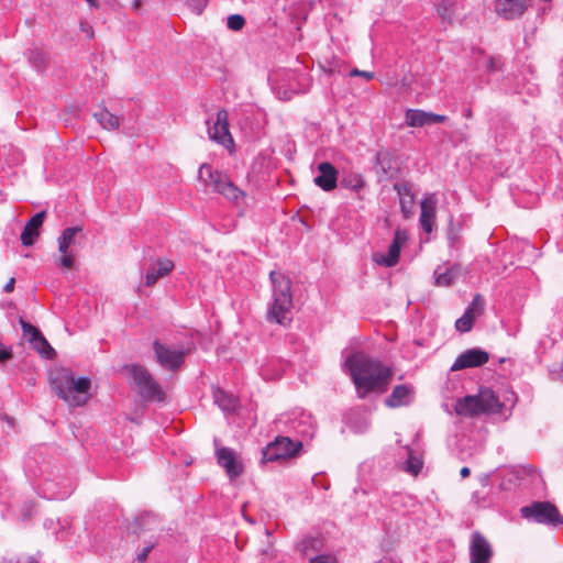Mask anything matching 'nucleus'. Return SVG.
Segmentation results:
<instances>
[{"label": "nucleus", "instance_id": "1", "mask_svg": "<svg viewBox=\"0 0 563 563\" xmlns=\"http://www.w3.org/2000/svg\"><path fill=\"white\" fill-rule=\"evenodd\" d=\"M344 371L350 375L358 398L369 394H384L393 379V369L364 352H354L346 357Z\"/></svg>", "mask_w": 563, "mask_h": 563}, {"label": "nucleus", "instance_id": "2", "mask_svg": "<svg viewBox=\"0 0 563 563\" xmlns=\"http://www.w3.org/2000/svg\"><path fill=\"white\" fill-rule=\"evenodd\" d=\"M56 395L70 406H84L89 399L91 382L88 377L75 378L69 369L60 368L49 374Z\"/></svg>", "mask_w": 563, "mask_h": 563}, {"label": "nucleus", "instance_id": "3", "mask_svg": "<svg viewBox=\"0 0 563 563\" xmlns=\"http://www.w3.org/2000/svg\"><path fill=\"white\" fill-rule=\"evenodd\" d=\"M269 279L273 285V303L268 309L267 317L269 321L284 324L292 308V283L289 277L275 271L271 272Z\"/></svg>", "mask_w": 563, "mask_h": 563}, {"label": "nucleus", "instance_id": "4", "mask_svg": "<svg viewBox=\"0 0 563 563\" xmlns=\"http://www.w3.org/2000/svg\"><path fill=\"white\" fill-rule=\"evenodd\" d=\"M501 409L503 404L490 388H481L477 395L465 396L455 404V412L465 417L496 413Z\"/></svg>", "mask_w": 563, "mask_h": 563}, {"label": "nucleus", "instance_id": "5", "mask_svg": "<svg viewBox=\"0 0 563 563\" xmlns=\"http://www.w3.org/2000/svg\"><path fill=\"white\" fill-rule=\"evenodd\" d=\"M131 376V384L143 400L163 401L165 394L150 371L140 364L125 366Z\"/></svg>", "mask_w": 563, "mask_h": 563}, {"label": "nucleus", "instance_id": "6", "mask_svg": "<svg viewBox=\"0 0 563 563\" xmlns=\"http://www.w3.org/2000/svg\"><path fill=\"white\" fill-rule=\"evenodd\" d=\"M198 179L207 189L230 200H238L242 195V191L230 180L227 174L213 169L207 163L199 167Z\"/></svg>", "mask_w": 563, "mask_h": 563}, {"label": "nucleus", "instance_id": "7", "mask_svg": "<svg viewBox=\"0 0 563 563\" xmlns=\"http://www.w3.org/2000/svg\"><path fill=\"white\" fill-rule=\"evenodd\" d=\"M522 518L547 526L558 527L563 525V517L558 508L549 501H533L520 509Z\"/></svg>", "mask_w": 563, "mask_h": 563}, {"label": "nucleus", "instance_id": "8", "mask_svg": "<svg viewBox=\"0 0 563 563\" xmlns=\"http://www.w3.org/2000/svg\"><path fill=\"white\" fill-rule=\"evenodd\" d=\"M153 350L156 362L168 371H177L185 363V358L189 353V349L183 346L174 349L159 340L153 342Z\"/></svg>", "mask_w": 563, "mask_h": 563}, {"label": "nucleus", "instance_id": "9", "mask_svg": "<svg viewBox=\"0 0 563 563\" xmlns=\"http://www.w3.org/2000/svg\"><path fill=\"white\" fill-rule=\"evenodd\" d=\"M302 449L300 441H292L288 437H277L273 443H269L264 450L266 461H277L296 456Z\"/></svg>", "mask_w": 563, "mask_h": 563}, {"label": "nucleus", "instance_id": "10", "mask_svg": "<svg viewBox=\"0 0 563 563\" xmlns=\"http://www.w3.org/2000/svg\"><path fill=\"white\" fill-rule=\"evenodd\" d=\"M470 563H490L494 550L481 532L474 531L470 539Z\"/></svg>", "mask_w": 563, "mask_h": 563}, {"label": "nucleus", "instance_id": "11", "mask_svg": "<svg viewBox=\"0 0 563 563\" xmlns=\"http://www.w3.org/2000/svg\"><path fill=\"white\" fill-rule=\"evenodd\" d=\"M408 240L407 232L400 229L395 231L394 240L388 246L387 254L375 253L373 255L374 262L385 267H393L399 262L400 250L404 243Z\"/></svg>", "mask_w": 563, "mask_h": 563}, {"label": "nucleus", "instance_id": "12", "mask_svg": "<svg viewBox=\"0 0 563 563\" xmlns=\"http://www.w3.org/2000/svg\"><path fill=\"white\" fill-rule=\"evenodd\" d=\"M20 324L23 330V335L27 338L33 347L45 358H53L55 350L51 346L47 340L43 336L42 332L33 324L20 318Z\"/></svg>", "mask_w": 563, "mask_h": 563}, {"label": "nucleus", "instance_id": "13", "mask_svg": "<svg viewBox=\"0 0 563 563\" xmlns=\"http://www.w3.org/2000/svg\"><path fill=\"white\" fill-rule=\"evenodd\" d=\"M218 464L225 470L230 479H234L242 475L244 467L242 461L236 453L230 448H218L216 450Z\"/></svg>", "mask_w": 563, "mask_h": 563}, {"label": "nucleus", "instance_id": "14", "mask_svg": "<svg viewBox=\"0 0 563 563\" xmlns=\"http://www.w3.org/2000/svg\"><path fill=\"white\" fill-rule=\"evenodd\" d=\"M488 360L489 355L486 351L481 349H470L456 357L451 366V371L456 372L464 368L478 367L486 364Z\"/></svg>", "mask_w": 563, "mask_h": 563}, {"label": "nucleus", "instance_id": "15", "mask_svg": "<svg viewBox=\"0 0 563 563\" xmlns=\"http://www.w3.org/2000/svg\"><path fill=\"white\" fill-rule=\"evenodd\" d=\"M228 117V111L221 109L217 112V118L212 126H208L209 137L224 146L228 143H233L232 136L229 131Z\"/></svg>", "mask_w": 563, "mask_h": 563}, {"label": "nucleus", "instance_id": "16", "mask_svg": "<svg viewBox=\"0 0 563 563\" xmlns=\"http://www.w3.org/2000/svg\"><path fill=\"white\" fill-rule=\"evenodd\" d=\"M438 199L434 194L424 196L420 203L421 212L419 222L426 233H431L435 223Z\"/></svg>", "mask_w": 563, "mask_h": 563}, {"label": "nucleus", "instance_id": "17", "mask_svg": "<svg viewBox=\"0 0 563 563\" xmlns=\"http://www.w3.org/2000/svg\"><path fill=\"white\" fill-rule=\"evenodd\" d=\"M319 175L314 177V184L324 191H331L338 185V170L329 162H322L318 165Z\"/></svg>", "mask_w": 563, "mask_h": 563}, {"label": "nucleus", "instance_id": "18", "mask_svg": "<svg viewBox=\"0 0 563 563\" xmlns=\"http://www.w3.org/2000/svg\"><path fill=\"white\" fill-rule=\"evenodd\" d=\"M46 218V212L41 211L34 214L25 224L21 233V242L24 246H31L40 235V228Z\"/></svg>", "mask_w": 563, "mask_h": 563}, {"label": "nucleus", "instance_id": "19", "mask_svg": "<svg viewBox=\"0 0 563 563\" xmlns=\"http://www.w3.org/2000/svg\"><path fill=\"white\" fill-rule=\"evenodd\" d=\"M394 189L397 191L399 197L400 210L404 218H410L415 206V195L412 192L411 185L407 181L396 183L394 184Z\"/></svg>", "mask_w": 563, "mask_h": 563}, {"label": "nucleus", "instance_id": "20", "mask_svg": "<svg viewBox=\"0 0 563 563\" xmlns=\"http://www.w3.org/2000/svg\"><path fill=\"white\" fill-rule=\"evenodd\" d=\"M413 388L409 385H397L391 394L385 399V405L389 408L407 406L411 402Z\"/></svg>", "mask_w": 563, "mask_h": 563}, {"label": "nucleus", "instance_id": "21", "mask_svg": "<svg viewBox=\"0 0 563 563\" xmlns=\"http://www.w3.org/2000/svg\"><path fill=\"white\" fill-rule=\"evenodd\" d=\"M174 263L169 260H158L156 265L151 266L145 274V285L153 286L159 278L169 275Z\"/></svg>", "mask_w": 563, "mask_h": 563}, {"label": "nucleus", "instance_id": "22", "mask_svg": "<svg viewBox=\"0 0 563 563\" xmlns=\"http://www.w3.org/2000/svg\"><path fill=\"white\" fill-rule=\"evenodd\" d=\"M529 0H503L497 4V11L507 19L520 16L528 8Z\"/></svg>", "mask_w": 563, "mask_h": 563}, {"label": "nucleus", "instance_id": "23", "mask_svg": "<svg viewBox=\"0 0 563 563\" xmlns=\"http://www.w3.org/2000/svg\"><path fill=\"white\" fill-rule=\"evenodd\" d=\"M81 232L82 227L80 225L66 228L58 238V251L60 253H67L70 245L76 244L81 239H85V235Z\"/></svg>", "mask_w": 563, "mask_h": 563}, {"label": "nucleus", "instance_id": "24", "mask_svg": "<svg viewBox=\"0 0 563 563\" xmlns=\"http://www.w3.org/2000/svg\"><path fill=\"white\" fill-rule=\"evenodd\" d=\"M93 118L106 130H117L120 126L119 117L110 113L106 108H102L100 109V111L95 112Z\"/></svg>", "mask_w": 563, "mask_h": 563}, {"label": "nucleus", "instance_id": "25", "mask_svg": "<svg viewBox=\"0 0 563 563\" xmlns=\"http://www.w3.org/2000/svg\"><path fill=\"white\" fill-rule=\"evenodd\" d=\"M459 276L456 267H450L442 271L440 267L434 271V283L437 286L448 287L454 283Z\"/></svg>", "mask_w": 563, "mask_h": 563}, {"label": "nucleus", "instance_id": "26", "mask_svg": "<svg viewBox=\"0 0 563 563\" xmlns=\"http://www.w3.org/2000/svg\"><path fill=\"white\" fill-rule=\"evenodd\" d=\"M406 123L409 126L430 125L429 112L419 109H409L406 112Z\"/></svg>", "mask_w": 563, "mask_h": 563}, {"label": "nucleus", "instance_id": "27", "mask_svg": "<svg viewBox=\"0 0 563 563\" xmlns=\"http://www.w3.org/2000/svg\"><path fill=\"white\" fill-rule=\"evenodd\" d=\"M213 398L216 404L224 411H232L236 406L235 398L232 395L227 394L224 390H214Z\"/></svg>", "mask_w": 563, "mask_h": 563}, {"label": "nucleus", "instance_id": "28", "mask_svg": "<svg viewBox=\"0 0 563 563\" xmlns=\"http://www.w3.org/2000/svg\"><path fill=\"white\" fill-rule=\"evenodd\" d=\"M342 185L352 191H360L365 186L363 176L358 173H351L342 179Z\"/></svg>", "mask_w": 563, "mask_h": 563}, {"label": "nucleus", "instance_id": "29", "mask_svg": "<svg viewBox=\"0 0 563 563\" xmlns=\"http://www.w3.org/2000/svg\"><path fill=\"white\" fill-rule=\"evenodd\" d=\"M475 318L476 317L471 313V310H465L463 316L455 322L456 330L463 333L471 331Z\"/></svg>", "mask_w": 563, "mask_h": 563}, {"label": "nucleus", "instance_id": "30", "mask_svg": "<svg viewBox=\"0 0 563 563\" xmlns=\"http://www.w3.org/2000/svg\"><path fill=\"white\" fill-rule=\"evenodd\" d=\"M30 63L37 69L42 70L46 66V54L41 49H32L29 54Z\"/></svg>", "mask_w": 563, "mask_h": 563}, {"label": "nucleus", "instance_id": "31", "mask_svg": "<svg viewBox=\"0 0 563 563\" xmlns=\"http://www.w3.org/2000/svg\"><path fill=\"white\" fill-rule=\"evenodd\" d=\"M484 307H485L484 298L482 297V295L476 294L473 297V300H472L471 305L466 308V310H471V313L476 317V316H479L483 313Z\"/></svg>", "mask_w": 563, "mask_h": 563}, {"label": "nucleus", "instance_id": "32", "mask_svg": "<svg viewBox=\"0 0 563 563\" xmlns=\"http://www.w3.org/2000/svg\"><path fill=\"white\" fill-rule=\"evenodd\" d=\"M422 465H423L422 460L410 453L409 457L407 460L406 471L412 475H418L422 468Z\"/></svg>", "mask_w": 563, "mask_h": 563}, {"label": "nucleus", "instance_id": "33", "mask_svg": "<svg viewBox=\"0 0 563 563\" xmlns=\"http://www.w3.org/2000/svg\"><path fill=\"white\" fill-rule=\"evenodd\" d=\"M311 417L309 415H301V418L298 422V426L296 424V421H294V428L298 429V432L302 434H311L309 429H311Z\"/></svg>", "mask_w": 563, "mask_h": 563}, {"label": "nucleus", "instance_id": "34", "mask_svg": "<svg viewBox=\"0 0 563 563\" xmlns=\"http://www.w3.org/2000/svg\"><path fill=\"white\" fill-rule=\"evenodd\" d=\"M245 24V19L240 14H232L228 18L227 25L232 31H240Z\"/></svg>", "mask_w": 563, "mask_h": 563}, {"label": "nucleus", "instance_id": "35", "mask_svg": "<svg viewBox=\"0 0 563 563\" xmlns=\"http://www.w3.org/2000/svg\"><path fill=\"white\" fill-rule=\"evenodd\" d=\"M189 8L197 14H201L207 7L208 0H187Z\"/></svg>", "mask_w": 563, "mask_h": 563}, {"label": "nucleus", "instance_id": "36", "mask_svg": "<svg viewBox=\"0 0 563 563\" xmlns=\"http://www.w3.org/2000/svg\"><path fill=\"white\" fill-rule=\"evenodd\" d=\"M137 522H139L140 527L151 526V525H158L159 523L158 522V518L155 515H152V514L142 515L137 519Z\"/></svg>", "mask_w": 563, "mask_h": 563}, {"label": "nucleus", "instance_id": "37", "mask_svg": "<svg viewBox=\"0 0 563 563\" xmlns=\"http://www.w3.org/2000/svg\"><path fill=\"white\" fill-rule=\"evenodd\" d=\"M62 254H63V256L60 257V260L58 262V266H60L63 268H71L74 265L73 255L69 253V251L67 253H62Z\"/></svg>", "mask_w": 563, "mask_h": 563}, {"label": "nucleus", "instance_id": "38", "mask_svg": "<svg viewBox=\"0 0 563 563\" xmlns=\"http://www.w3.org/2000/svg\"><path fill=\"white\" fill-rule=\"evenodd\" d=\"M310 563H336V560L331 555L321 554L312 558Z\"/></svg>", "mask_w": 563, "mask_h": 563}, {"label": "nucleus", "instance_id": "39", "mask_svg": "<svg viewBox=\"0 0 563 563\" xmlns=\"http://www.w3.org/2000/svg\"><path fill=\"white\" fill-rule=\"evenodd\" d=\"M154 543H150L148 545H146L145 548H143V550L137 554V561L140 563H144L150 554V552L152 551V549L154 548Z\"/></svg>", "mask_w": 563, "mask_h": 563}, {"label": "nucleus", "instance_id": "40", "mask_svg": "<svg viewBox=\"0 0 563 563\" xmlns=\"http://www.w3.org/2000/svg\"><path fill=\"white\" fill-rule=\"evenodd\" d=\"M500 58L499 57H489L487 62V69L489 71H496L500 68Z\"/></svg>", "mask_w": 563, "mask_h": 563}, {"label": "nucleus", "instance_id": "41", "mask_svg": "<svg viewBox=\"0 0 563 563\" xmlns=\"http://www.w3.org/2000/svg\"><path fill=\"white\" fill-rule=\"evenodd\" d=\"M351 76H361V77H364L366 80H371L374 78V73L373 71H365V70H360L357 68H354L351 70L350 73Z\"/></svg>", "mask_w": 563, "mask_h": 563}, {"label": "nucleus", "instance_id": "42", "mask_svg": "<svg viewBox=\"0 0 563 563\" xmlns=\"http://www.w3.org/2000/svg\"><path fill=\"white\" fill-rule=\"evenodd\" d=\"M429 120H430V125L435 124V123H443V122H445L446 117L429 112Z\"/></svg>", "mask_w": 563, "mask_h": 563}, {"label": "nucleus", "instance_id": "43", "mask_svg": "<svg viewBox=\"0 0 563 563\" xmlns=\"http://www.w3.org/2000/svg\"><path fill=\"white\" fill-rule=\"evenodd\" d=\"M2 563H37L33 558H20L14 560H4Z\"/></svg>", "mask_w": 563, "mask_h": 563}, {"label": "nucleus", "instance_id": "44", "mask_svg": "<svg viewBox=\"0 0 563 563\" xmlns=\"http://www.w3.org/2000/svg\"><path fill=\"white\" fill-rule=\"evenodd\" d=\"M14 286H15V278L14 277H11L8 283L4 285L3 287V291L4 292H12L14 290Z\"/></svg>", "mask_w": 563, "mask_h": 563}, {"label": "nucleus", "instance_id": "45", "mask_svg": "<svg viewBox=\"0 0 563 563\" xmlns=\"http://www.w3.org/2000/svg\"><path fill=\"white\" fill-rule=\"evenodd\" d=\"M80 29L82 32L87 33L89 37H93V30L90 25L85 22L80 23Z\"/></svg>", "mask_w": 563, "mask_h": 563}, {"label": "nucleus", "instance_id": "46", "mask_svg": "<svg viewBox=\"0 0 563 563\" xmlns=\"http://www.w3.org/2000/svg\"><path fill=\"white\" fill-rule=\"evenodd\" d=\"M11 357V353L5 350H0V362L7 361Z\"/></svg>", "mask_w": 563, "mask_h": 563}, {"label": "nucleus", "instance_id": "47", "mask_svg": "<svg viewBox=\"0 0 563 563\" xmlns=\"http://www.w3.org/2000/svg\"><path fill=\"white\" fill-rule=\"evenodd\" d=\"M460 474L463 478H466L470 476L471 470L468 467L464 466L461 468Z\"/></svg>", "mask_w": 563, "mask_h": 563}, {"label": "nucleus", "instance_id": "48", "mask_svg": "<svg viewBox=\"0 0 563 563\" xmlns=\"http://www.w3.org/2000/svg\"><path fill=\"white\" fill-rule=\"evenodd\" d=\"M86 2H87L90 7H92V8H98V7H99V4H98L97 0H86Z\"/></svg>", "mask_w": 563, "mask_h": 563}, {"label": "nucleus", "instance_id": "49", "mask_svg": "<svg viewBox=\"0 0 563 563\" xmlns=\"http://www.w3.org/2000/svg\"><path fill=\"white\" fill-rule=\"evenodd\" d=\"M465 117H466V118H471V117H472V111H471V109L465 110Z\"/></svg>", "mask_w": 563, "mask_h": 563}]
</instances>
